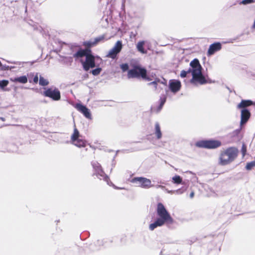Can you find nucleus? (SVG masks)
<instances>
[{
	"label": "nucleus",
	"instance_id": "f257e3e1",
	"mask_svg": "<svg viewBox=\"0 0 255 255\" xmlns=\"http://www.w3.org/2000/svg\"><path fill=\"white\" fill-rule=\"evenodd\" d=\"M189 68L187 70H182L180 73V77L185 78L187 74L191 73L192 78L191 79L192 83H199L203 85L207 83L205 77L202 73V67L197 59H194L190 63Z\"/></svg>",
	"mask_w": 255,
	"mask_h": 255
},
{
	"label": "nucleus",
	"instance_id": "f03ea898",
	"mask_svg": "<svg viewBox=\"0 0 255 255\" xmlns=\"http://www.w3.org/2000/svg\"><path fill=\"white\" fill-rule=\"evenodd\" d=\"M158 218L149 226V229L153 231L157 227H162L165 224H171L173 223V219L170 213L166 210L161 203H158L156 209Z\"/></svg>",
	"mask_w": 255,
	"mask_h": 255
},
{
	"label": "nucleus",
	"instance_id": "7ed1b4c3",
	"mask_svg": "<svg viewBox=\"0 0 255 255\" xmlns=\"http://www.w3.org/2000/svg\"><path fill=\"white\" fill-rule=\"evenodd\" d=\"M238 153L237 148L231 147L221 152L219 157V164L221 165L229 164L237 157Z\"/></svg>",
	"mask_w": 255,
	"mask_h": 255
},
{
	"label": "nucleus",
	"instance_id": "20e7f679",
	"mask_svg": "<svg viewBox=\"0 0 255 255\" xmlns=\"http://www.w3.org/2000/svg\"><path fill=\"white\" fill-rule=\"evenodd\" d=\"M130 182L134 184L136 186L144 189H148L154 186L151 184V180L145 177H134L130 180Z\"/></svg>",
	"mask_w": 255,
	"mask_h": 255
},
{
	"label": "nucleus",
	"instance_id": "39448f33",
	"mask_svg": "<svg viewBox=\"0 0 255 255\" xmlns=\"http://www.w3.org/2000/svg\"><path fill=\"white\" fill-rule=\"evenodd\" d=\"M146 70L145 68L139 66H134V68L128 71V77L130 78H146Z\"/></svg>",
	"mask_w": 255,
	"mask_h": 255
},
{
	"label": "nucleus",
	"instance_id": "423d86ee",
	"mask_svg": "<svg viewBox=\"0 0 255 255\" xmlns=\"http://www.w3.org/2000/svg\"><path fill=\"white\" fill-rule=\"evenodd\" d=\"M221 143L218 140H205L198 141L196 145L199 147L209 149L216 148L221 146Z\"/></svg>",
	"mask_w": 255,
	"mask_h": 255
},
{
	"label": "nucleus",
	"instance_id": "0eeeda50",
	"mask_svg": "<svg viewBox=\"0 0 255 255\" xmlns=\"http://www.w3.org/2000/svg\"><path fill=\"white\" fill-rule=\"evenodd\" d=\"M80 136L79 132L75 127L73 133L71 136V142L77 147H85L86 145V141L80 139Z\"/></svg>",
	"mask_w": 255,
	"mask_h": 255
},
{
	"label": "nucleus",
	"instance_id": "6e6552de",
	"mask_svg": "<svg viewBox=\"0 0 255 255\" xmlns=\"http://www.w3.org/2000/svg\"><path fill=\"white\" fill-rule=\"evenodd\" d=\"M43 95L45 97H49L53 101H59L61 99L60 92L56 88H48L43 92Z\"/></svg>",
	"mask_w": 255,
	"mask_h": 255
},
{
	"label": "nucleus",
	"instance_id": "1a4fd4ad",
	"mask_svg": "<svg viewBox=\"0 0 255 255\" xmlns=\"http://www.w3.org/2000/svg\"><path fill=\"white\" fill-rule=\"evenodd\" d=\"M122 48V42L121 41H118L114 46L109 51L106 56L112 59L116 58L117 54L121 51Z\"/></svg>",
	"mask_w": 255,
	"mask_h": 255
},
{
	"label": "nucleus",
	"instance_id": "9d476101",
	"mask_svg": "<svg viewBox=\"0 0 255 255\" xmlns=\"http://www.w3.org/2000/svg\"><path fill=\"white\" fill-rule=\"evenodd\" d=\"M82 64L84 69L86 71H88L90 68L95 67V57L90 54H88L86 55V61L82 62Z\"/></svg>",
	"mask_w": 255,
	"mask_h": 255
},
{
	"label": "nucleus",
	"instance_id": "9b49d317",
	"mask_svg": "<svg viewBox=\"0 0 255 255\" xmlns=\"http://www.w3.org/2000/svg\"><path fill=\"white\" fill-rule=\"evenodd\" d=\"M75 107L77 110L82 113L86 118L88 119H92L90 111L86 106L80 104H77Z\"/></svg>",
	"mask_w": 255,
	"mask_h": 255
},
{
	"label": "nucleus",
	"instance_id": "f8f14e48",
	"mask_svg": "<svg viewBox=\"0 0 255 255\" xmlns=\"http://www.w3.org/2000/svg\"><path fill=\"white\" fill-rule=\"evenodd\" d=\"M181 86V82L178 80H172L169 81V88L173 93H175L179 91Z\"/></svg>",
	"mask_w": 255,
	"mask_h": 255
},
{
	"label": "nucleus",
	"instance_id": "ddd939ff",
	"mask_svg": "<svg viewBox=\"0 0 255 255\" xmlns=\"http://www.w3.org/2000/svg\"><path fill=\"white\" fill-rule=\"evenodd\" d=\"M105 38L104 35L95 38L94 39H91L89 41L84 42V44L85 46L88 47H92L96 45L100 41H102Z\"/></svg>",
	"mask_w": 255,
	"mask_h": 255
},
{
	"label": "nucleus",
	"instance_id": "4468645a",
	"mask_svg": "<svg viewBox=\"0 0 255 255\" xmlns=\"http://www.w3.org/2000/svg\"><path fill=\"white\" fill-rule=\"evenodd\" d=\"M251 114L247 109H242L241 111V119L240 124L243 125L247 122L250 117Z\"/></svg>",
	"mask_w": 255,
	"mask_h": 255
},
{
	"label": "nucleus",
	"instance_id": "2eb2a0df",
	"mask_svg": "<svg viewBox=\"0 0 255 255\" xmlns=\"http://www.w3.org/2000/svg\"><path fill=\"white\" fill-rule=\"evenodd\" d=\"M221 49V44L219 42L214 43L210 45L208 50V55H212Z\"/></svg>",
	"mask_w": 255,
	"mask_h": 255
},
{
	"label": "nucleus",
	"instance_id": "dca6fc26",
	"mask_svg": "<svg viewBox=\"0 0 255 255\" xmlns=\"http://www.w3.org/2000/svg\"><path fill=\"white\" fill-rule=\"evenodd\" d=\"M92 165L95 169L96 174L102 177H104L105 174L103 171L101 165L97 162H93Z\"/></svg>",
	"mask_w": 255,
	"mask_h": 255
},
{
	"label": "nucleus",
	"instance_id": "f3484780",
	"mask_svg": "<svg viewBox=\"0 0 255 255\" xmlns=\"http://www.w3.org/2000/svg\"><path fill=\"white\" fill-rule=\"evenodd\" d=\"M253 104L251 100H242L237 106L238 109H246L245 108L251 106Z\"/></svg>",
	"mask_w": 255,
	"mask_h": 255
},
{
	"label": "nucleus",
	"instance_id": "a211bd4d",
	"mask_svg": "<svg viewBox=\"0 0 255 255\" xmlns=\"http://www.w3.org/2000/svg\"><path fill=\"white\" fill-rule=\"evenodd\" d=\"M145 43V42L144 40L139 41L136 45L137 51L142 54H146L147 53L146 50L144 49Z\"/></svg>",
	"mask_w": 255,
	"mask_h": 255
},
{
	"label": "nucleus",
	"instance_id": "6ab92c4d",
	"mask_svg": "<svg viewBox=\"0 0 255 255\" xmlns=\"http://www.w3.org/2000/svg\"><path fill=\"white\" fill-rule=\"evenodd\" d=\"M155 134L158 139H160L162 137V132L158 123H156L155 124Z\"/></svg>",
	"mask_w": 255,
	"mask_h": 255
},
{
	"label": "nucleus",
	"instance_id": "aec40b11",
	"mask_svg": "<svg viewBox=\"0 0 255 255\" xmlns=\"http://www.w3.org/2000/svg\"><path fill=\"white\" fill-rule=\"evenodd\" d=\"M88 54H89L87 52L86 50H80L78 51L77 52H76L74 54V57L77 59L83 57L84 56L86 57V55Z\"/></svg>",
	"mask_w": 255,
	"mask_h": 255
},
{
	"label": "nucleus",
	"instance_id": "412c9836",
	"mask_svg": "<svg viewBox=\"0 0 255 255\" xmlns=\"http://www.w3.org/2000/svg\"><path fill=\"white\" fill-rule=\"evenodd\" d=\"M13 82H17L22 84H25L27 82V78L26 76H22L14 78Z\"/></svg>",
	"mask_w": 255,
	"mask_h": 255
},
{
	"label": "nucleus",
	"instance_id": "4be33fe9",
	"mask_svg": "<svg viewBox=\"0 0 255 255\" xmlns=\"http://www.w3.org/2000/svg\"><path fill=\"white\" fill-rule=\"evenodd\" d=\"M172 181L174 184H179L182 183V179L179 175H176L172 177Z\"/></svg>",
	"mask_w": 255,
	"mask_h": 255
},
{
	"label": "nucleus",
	"instance_id": "5701e85b",
	"mask_svg": "<svg viewBox=\"0 0 255 255\" xmlns=\"http://www.w3.org/2000/svg\"><path fill=\"white\" fill-rule=\"evenodd\" d=\"M39 84L41 86H47L49 84V81L47 79L44 78L43 77L40 76Z\"/></svg>",
	"mask_w": 255,
	"mask_h": 255
},
{
	"label": "nucleus",
	"instance_id": "b1692460",
	"mask_svg": "<svg viewBox=\"0 0 255 255\" xmlns=\"http://www.w3.org/2000/svg\"><path fill=\"white\" fill-rule=\"evenodd\" d=\"M9 84V82L6 80H0V88L4 90V88Z\"/></svg>",
	"mask_w": 255,
	"mask_h": 255
},
{
	"label": "nucleus",
	"instance_id": "393cba45",
	"mask_svg": "<svg viewBox=\"0 0 255 255\" xmlns=\"http://www.w3.org/2000/svg\"><path fill=\"white\" fill-rule=\"evenodd\" d=\"M166 98L165 96L160 97V105L158 107V111H159L162 108L163 105L166 102Z\"/></svg>",
	"mask_w": 255,
	"mask_h": 255
},
{
	"label": "nucleus",
	"instance_id": "a878e982",
	"mask_svg": "<svg viewBox=\"0 0 255 255\" xmlns=\"http://www.w3.org/2000/svg\"><path fill=\"white\" fill-rule=\"evenodd\" d=\"M254 167H255V161L248 163L246 165V168L247 170H251Z\"/></svg>",
	"mask_w": 255,
	"mask_h": 255
},
{
	"label": "nucleus",
	"instance_id": "bb28decb",
	"mask_svg": "<svg viewBox=\"0 0 255 255\" xmlns=\"http://www.w3.org/2000/svg\"><path fill=\"white\" fill-rule=\"evenodd\" d=\"M101 70H102L101 68H98L94 70H93L92 71V73L93 74V75L96 76V75H99L100 73Z\"/></svg>",
	"mask_w": 255,
	"mask_h": 255
},
{
	"label": "nucleus",
	"instance_id": "cd10ccee",
	"mask_svg": "<svg viewBox=\"0 0 255 255\" xmlns=\"http://www.w3.org/2000/svg\"><path fill=\"white\" fill-rule=\"evenodd\" d=\"M120 67L123 72L127 71L128 69V65L127 63L121 64Z\"/></svg>",
	"mask_w": 255,
	"mask_h": 255
},
{
	"label": "nucleus",
	"instance_id": "c85d7f7f",
	"mask_svg": "<svg viewBox=\"0 0 255 255\" xmlns=\"http://www.w3.org/2000/svg\"><path fill=\"white\" fill-rule=\"evenodd\" d=\"M246 151H247L246 146L245 145V144H243L242 147V149H241V152H242L243 156H244L245 155V154L246 153Z\"/></svg>",
	"mask_w": 255,
	"mask_h": 255
},
{
	"label": "nucleus",
	"instance_id": "c756f323",
	"mask_svg": "<svg viewBox=\"0 0 255 255\" xmlns=\"http://www.w3.org/2000/svg\"><path fill=\"white\" fill-rule=\"evenodd\" d=\"M253 2H254V0H243L241 2V3L243 4H244V5H246V4H247L252 3Z\"/></svg>",
	"mask_w": 255,
	"mask_h": 255
},
{
	"label": "nucleus",
	"instance_id": "7c9ffc66",
	"mask_svg": "<svg viewBox=\"0 0 255 255\" xmlns=\"http://www.w3.org/2000/svg\"><path fill=\"white\" fill-rule=\"evenodd\" d=\"M165 190L166 191V192L168 193H181L179 189L176 190L175 191L173 190H168L166 188L165 189Z\"/></svg>",
	"mask_w": 255,
	"mask_h": 255
},
{
	"label": "nucleus",
	"instance_id": "2f4dec72",
	"mask_svg": "<svg viewBox=\"0 0 255 255\" xmlns=\"http://www.w3.org/2000/svg\"><path fill=\"white\" fill-rule=\"evenodd\" d=\"M38 78H38V73H37L33 78V82L34 83H37V82H38Z\"/></svg>",
	"mask_w": 255,
	"mask_h": 255
},
{
	"label": "nucleus",
	"instance_id": "473e14b6",
	"mask_svg": "<svg viewBox=\"0 0 255 255\" xmlns=\"http://www.w3.org/2000/svg\"><path fill=\"white\" fill-rule=\"evenodd\" d=\"M155 187L156 188H161L163 190H165V187L164 186L161 185H156L155 186Z\"/></svg>",
	"mask_w": 255,
	"mask_h": 255
},
{
	"label": "nucleus",
	"instance_id": "72a5a7b5",
	"mask_svg": "<svg viewBox=\"0 0 255 255\" xmlns=\"http://www.w3.org/2000/svg\"><path fill=\"white\" fill-rule=\"evenodd\" d=\"M149 85H153L155 89H156L157 82L155 81L152 82L148 84Z\"/></svg>",
	"mask_w": 255,
	"mask_h": 255
},
{
	"label": "nucleus",
	"instance_id": "f704fd0d",
	"mask_svg": "<svg viewBox=\"0 0 255 255\" xmlns=\"http://www.w3.org/2000/svg\"><path fill=\"white\" fill-rule=\"evenodd\" d=\"M194 192H191V193L190 194V197L191 198H192L194 197Z\"/></svg>",
	"mask_w": 255,
	"mask_h": 255
},
{
	"label": "nucleus",
	"instance_id": "c9c22d12",
	"mask_svg": "<svg viewBox=\"0 0 255 255\" xmlns=\"http://www.w3.org/2000/svg\"><path fill=\"white\" fill-rule=\"evenodd\" d=\"M114 188L117 189H123L124 188H119L114 185Z\"/></svg>",
	"mask_w": 255,
	"mask_h": 255
},
{
	"label": "nucleus",
	"instance_id": "e433bc0d",
	"mask_svg": "<svg viewBox=\"0 0 255 255\" xmlns=\"http://www.w3.org/2000/svg\"><path fill=\"white\" fill-rule=\"evenodd\" d=\"M0 119L2 121H5V119L4 118H2V117H0Z\"/></svg>",
	"mask_w": 255,
	"mask_h": 255
},
{
	"label": "nucleus",
	"instance_id": "4c0bfd02",
	"mask_svg": "<svg viewBox=\"0 0 255 255\" xmlns=\"http://www.w3.org/2000/svg\"><path fill=\"white\" fill-rule=\"evenodd\" d=\"M253 27L255 28V21H254V23L253 25Z\"/></svg>",
	"mask_w": 255,
	"mask_h": 255
},
{
	"label": "nucleus",
	"instance_id": "58836bf2",
	"mask_svg": "<svg viewBox=\"0 0 255 255\" xmlns=\"http://www.w3.org/2000/svg\"><path fill=\"white\" fill-rule=\"evenodd\" d=\"M146 79V80H148V78H146L145 79Z\"/></svg>",
	"mask_w": 255,
	"mask_h": 255
}]
</instances>
